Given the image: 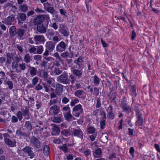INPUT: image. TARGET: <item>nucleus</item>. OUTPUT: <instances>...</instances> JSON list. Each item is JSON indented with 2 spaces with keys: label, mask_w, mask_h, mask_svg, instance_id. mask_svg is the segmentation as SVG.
Masks as SVG:
<instances>
[{
  "label": "nucleus",
  "mask_w": 160,
  "mask_h": 160,
  "mask_svg": "<svg viewBox=\"0 0 160 160\" xmlns=\"http://www.w3.org/2000/svg\"><path fill=\"white\" fill-rule=\"evenodd\" d=\"M74 63L77 64L79 68H83V65L80 64V63L82 62V58L79 57L78 59L75 60L74 61Z\"/></svg>",
  "instance_id": "obj_27"
},
{
  "label": "nucleus",
  "mask_w": 160,
  "mask_h": 160,
  "mask_svg": "<svg viewBox=\"0 0 160 160\" xmlns=\"http://www.w3.org/2000/svg\"><path fill=\"white\" fill-rule=\"evenodd\" d=\"M15 17L14 15H12L8 16L5 21V23L8 25H11L15 20Z\"/></svg>",
  "instance_id": "obj_20"
},
{
  "label": "nucleus",
  "mask_w": 160,
  "mask_h": 160,
  "mask_svg": "<svg viewBox=\"0 0 160 160\" xmlns=\"http://www.w3.org/2000/svg\"><path fill=\"white\" fill-rule=\"evenodd\" d=\"M64 114L65 118L67 120H69L72 117V116L70 112H67L66 113H64Z\"/></svg>",
  "instance_id": "obj_41"
},
{
  "label": "nucleus",
  "mask_w": 160,
  "mask_h": 160,
  "mask_svg": "<svg viewBox=\"0 0 160 160\" xmlns=\"http://www.w3.org/2000/svg\"><path fill=\"white\" fill-rule=\"evenodd\" d=\"M19 8L22 12H26L28 9V7L26 4L21 5Z\"/></svg>",
  "instance_id": "obj_29"
},
{
  "label": "nucleus",
  "mask_w": 160,
  "mask_h": 160,
  "mask_svg": "<svg viewBox=\"0 0 160 160\" xmlns=\"http://www.w3.org/2000/svg\"><path fill=\"white\" fill-rule=\"evenodd\" d=\"M40 76L44 79H46L48 77V75L47 72L43 70L42 71Z\"/></svg>",
  "instance_id": "obj_37"
},
{
  "label": "nucleus",
  "mask_w": 160,
  "mask_h": 160,
  "mask_svg": "<svg viewBox=\"0 0 160 160\" xmlns=\"http://www.w3.org/2000/svg\"><path fill=\"white\" fill-rule=\"evenodd\" d=\"M16 134L20 137H28L30 135V133L29 132H22L20 130H18L16 131Z\"/></svg>",
  "instance_id": "obj_17"
},
{
  "label": "nucleus",
  "mask_w": 160,
  "mask_h": 160,
  "mask_svg": "<svg viewBox=\"0 0 160 160\" xmlns=\"http://www.w3.org/2000/svg\"><path fill=\"white\" fill-rule=\"evenodd\" d=\"M59 148L60 149L63 151L64 152H67L68 150V148L66 144H63L62 146L59 147Z\"/></svg>",
  "instance_id": "obj_49"
},
{
  "label": "nucleus",
  "mask_w": 160,
  "mask_h": 160,
  "mask_svg": "<svg viewBox=\"0 0 160 160\" xmlns=\"http://www.w3.org/2000/svg\"><path fill=\"white\" fill-rule=\"evenodd\" d=\"M43 50V47L42 45L38 46H36V53L41 54Z\"/></svg>",
  "instance_id": "obj_31"
},
{
  "label": "nucleus",
  "mask_w": 160,
  "mask_h": 160,
  "mask_svg": "<svg viewBox=\"0 0 160 160\" xmlns=\"http://www.w3.org/2000/svg\"><path fill=\"white\" fill-rule=\"evenodd\" d=\"M38 124L36 125V127L38 128V130H39L40 132L41 133L44 127L43 126V123L41 121H38Z\"/></svg>",
  "instance_id": "obj_34"
},
{
  "label": "nucleus",
  "mask_w": 160,
  "mask_h": 160,
  "mask_svg": "<svg viewBox=\"0 0 160 160\" xmlns=\"http://www.w3.org/2000/svg\"><path fill=\"white\" fill-rule=\"evenodd\" d=\"M11 121L13 123H16L18 121V118L15 116H13L12 117Z\"/></svg>",
  "instance_id": "obj_64"
},
{
  "label": "nucleus",
  "mask_w": 160,
  "mask_h": 160,
  "mask_svg": "<svg viewBox=\"0 0 160 160\" xmlns=\"http://www.w3.org/2000/svg\"><path fill=\"white\" fill-rule=\"evenodd\" d=\"M49 53H48V54L45 53V52L43 54V58L46 61H49L52 58L50 57H47V56L49 55Z\"/></svg>",
  "instance_id": "obj_48"
},
{
  "label": "nucleus",
  "mask_w": 160,
  "mask_h": 160,
  "mask_svg": "<svg viewBox=\"0 0 160 160\" xmlns=\"http://www.w3.org/2000/svg\"><path fill=\"white\" fill-rule=\"evenodd\" d=\"M24 127L28 130V132H30L32 129V126L29 121H26Z\"/></svg>",
  "instance_id": "obj_24"
},
{
  "label": "nucleus",
  "mask_w": 160,
  "mask_h": 160,
  "mask_svg": "<svg viewBox=\"0 0 160 160\" xmlns=\"http://www.w3.org/2000/svg\"><path fill=\"white\" fill-rule=\"evenodd\" d=\"M6 84L8 86V87L9 89H12L13 87V83L12 81H8L6 82Z\"/></svg>",
  "instance_id": "obj_51"
},
{
  "label": "nucleus",
  "mask_w": 160,
  "mask_h": 160,
  "mask_svg": "<svg viewBox=\"0 0 160 160\" xmlns=\"http://www.w3.org/2000/svg\"><path fill=\"white\" fill-rule=\"evenodd\" d=\"M122 108L124 111L127 112L129 109L130 107L127 106V103H125V104L122 105Z\"/></svg>",
  "instance_id": "obj_58"
},
{
  "label": "nucleus",
  "mask_w": 160,
  "mask_h": 160,
  "mask_svg": "<svg viewBox=\"0 0 160 160\" xmlns=\"http://www.w3.org/2000/svg\"><path fill=\"white\" fill-rule=\"evenodd\" d=\"M47 10L51 14H53L55 12V10L53 7H48L47 8Z\"/></svg>",
  "instance_id": "obj_50"
},
{
  "label": "nucleus",
  "mask_w": 160,
  "mask_h": 160,
  "mask_svg": "<svg viewBox=\"0 0 160 160\" xmlns=\"http://www.w3.org/2000/svg\"><path fill=\"white\" fill-rule=\"evenodd\" d=\"M62 135H64L65 136H68L70 135V134L69 132L67 130H64L61 132Z\"/></svg>",
  "instance_id": "obj_54"
},
{
  "label": "nucleus",
  "mask_w": 160,
  "mask_h": 160,
  "mask_svg": "<svg viewBox=\"0 0 160 160\" xmlns=\"http://www.w3.org/2000/svg\"><path fill=\"white\" fill-rule=\"evenodd\" d=\"M82 68H79V69H76L73 67L71 68V71L72 72L73 75H74L76 78L79 79L82 77Z\"/></svg>",
  "instance_id": "obj_11"
},
{
  "label": "nucleus",
  "mask_w": 160,
  "mask_h": 160,
  "mask_svg": "<svg viewBox=\"0 0 160 160\" xmlns=\"http://www.w3.org/2000/svg\"><path fill=\"white\" fill-rule=\"evenodd\" d=\"M47 34L50 37L53 36L55 34L57 35H59L58 32L54 31L52 29L48 30Z\"/></svg>",
  "instance_id": "obj_28"
},
{
  "label": "nucleus",
  "mask_w": 160,
  "mask_h": 160,
  "mask_svg": "<svg viewBox=\"0 0 160 160\" xmlns=\"http://www.w3.org/2000/svg\"><path fill=\"white\" fill-rule=\"evenodd\" d=\"M108 136L107 134H102L100 138L101 141L103 143L107 142L108 141Z\"/></svg>",
  "instance_id": "obj_30"
},
{
  "label": "nucleus",
  "mask_w": 160,
  "mask_h": 160,
  "mask_svg": "<svg viewBox=\"0 0 160 160\" xmlns=\"http://www.w3.org/2000/svg\"><path fill=\"white\" fill-rule=\"evenodd\" d=\"M28 67L29 68L30 73L31 76H34L37 74V71L36 68L34 67H31L30 65H27Z\"/></svg>",
  "instance_id": "obj_23"
},
{
  "label": "nucleus",
  "mask_w": 160,
  "mask_h": 160,
  "mask_svg": "<svg viewBox=\"0 0 160 160\" xmlns=\"http://www.w3.org/2000/svg\"><path fill=\"white\" fill-rule=\"evenodd\" d=\"M30 144L34 148H39L41 147V142L35 136H32L30 140Z\"/></svg>",
  "instance_id": "obj_5"
},
{
  "label": "nucleus",
  "mask_w": 160,
  "mask_h": 160,
  "mask_svg": "<svg viewBox=\"0 0 160 160\" xmlns=\"http://www.w3.org/2000/svg\"><path fill=\"white\" fill-rule=\"evenodd\" d=\"M55 42L52 41L47 42L45 44V53L48 54L49 52H51L53 51L55 48Z\"/></svg>",
  "instance_id": "obj_6"
},
{
  "label": "nucleus",
  "mask_w": 160,
  "mask_h": 160,
  "mask_svg": "<svg viewBox=\"0 0 160 160\" xmlns=\"http://www.w3.org/2000/svg\"><path fill=\"white\" fill-rule=\"evenodd\" d=\"M49 151V146L47 145H45L43 148V152L45 155H47L48 152Z\"/></svg>",
  "instance_id": "obj_45"
},
{
  "label": "nucleus",
  "mask_w": 160,
  "mask_h": 160,
  "mask_svg": "<svg viewBox=\"0 0 160 160\" xmlns=\"http://www.w3.org/2000/svg\"><path fill=\"white\" fill-rule=\"evenodd\" d=\"M18 18L22 21H24L26 18V15L24 13H19L18 14Z\"/></svg>",
  "instance_id": "obj_33"
},
{
  "label": "nucleus",
  "mask_w": 160,
  "mask_h": 160,
  "mask_svg": "<svg viewBox=\"0 0 160 160\" xmlns=\"http://www.w3.org/2000/svg\"><path fill=\"white\" fill-rule=\"evenodd\" d=\"M49 19V16L48 14L39 15L34 19L33 22L34 25H36L37 24H42L45 20L48 22Z\"/></svg>",
  "instance_id": "obj_1"
},
{
  "label": "nucleus",
  "mask_w": 160,
  "mask_h": 160,
  "mask_svg": "<svg viewBox=\"0 0 160 160\" xmlns=\"http://www.w3.org/2000/svg\"><path fill=\"white\" fill-rule=\"evenodd\" d=\"M58 36V35H56L55 36H53L52 37V40L53 41V42H55V44L59 41Z\"/></svg>",
  "instance_id": "obj_52"
},
{
  "label": "nucleus",
  "mask_w": 160,
  "mask_h": 160,
  "mask_svg": "<svg viewBox=\"0 0 160 160\" xmlns=\"http://www.w3.org/2000/svg\"><path fill=\"white\" fill-rule=\"evenodd\" d=\"M60 130L58 126L55 125H54L52 128V131L51 134L52 135H55L58 134L60 132Z\"/></svg>",
  "instance_id": "obj_22"
},
{
  "label": "nucleus",
  "mask_w": 160,
  "mask_h": 160,
  "mask_svg": "<svg viewBox=\"0 0 160 160\" xmlns=\"http://www.w3.org/2000/svg\"><path fill=\"white\" fill-rule=\"evenodd\" d=\"M25 31L26 30L24 29L19 28L17 31L16 34L19 37L21 38L24 35Z\"/></svg>",
  "instance_id": "obj_26"
},
{
  "label": "nucleus",
  "mask_w": 160,
  "mask_h": 160,
  "mask_svg": "<svg viewBox=\"0 0 160 160\" xmlns=\"http://www.w3.org/2000/svg\"><path fill=\"white\" fill-rule=\"evenodd\" d=\"M23 116L24 117L25 119L26 120L29 119L31 117V114L30 113L29 109L27 107H25V109L22 108Z\"/></svg>",
  "instance_id": "obj_15"
},
{
  "label": "nucleus",
  "mask_w": 160,
  "mask_h": 160,
  "mask_svg": "<svg viewBox=\"0 0 160 160\" xmlns=\"http://www.w3.org/2000/svg\"><path fill=\"white\" fill-rule=\"evenodd\" d=\"M52 121L55 123H59L62 121V120L60 118L54 117L52 118Z\"/></svg>",
  "instance_id": "obj_40"
},
{
  "label": "nucleus",
  "mask_w": 160,
  "mask_h": 160,
  "mask_svg": "<svg viewBox=\"0 0 160 160\" xmlns=\"http://www.w3.org/2000/svg\"><path fill=\"white\" fill-rule=\"evenodd\" d=\"M38 77H35L33 78L32 79V86L31 87H33L35 86L37 83L38 82Z\"/></svg>",
  "instance_id": "obj_47"
},
{
  "label": "nucleus",
  "mask_w": 160,
  "mask_h": 160,
  "mask_svg": "<svg viewBox=\"0 0 160 160\" xmlns=\"http://www.w3.org/2000/svg\"><path fill=\"white\" fill-rule=\"evenodd\" d=\"M61 56L63 58H66L69 56V53L67 52H64L61 54Z\"/></svg>",
  "instance_id": "obj_63"
},
{
  "label": "nucleus",
  "mask_w": 160,
  "mask_h": 160,
  "mask_svg": "<svg viewBox=\"0 0 160 160\" xmlns=\"http://www.w3.org/2000/svg\"><path fill=\"white\" fill-rule=\"evenodd\" d=\"M28 50L30 53L36 54V47L34 46H31Z\"/></svg>",
  "instance_id": "obj_39"
},
{
  "label": "nucleus",
  "mask_w": 160,
  "mask_h": 160,
  "mask_svg": "<svg viewBox=\"0 0 160 160\" xmlns=\"http://www.w3.org/2000/svg\"><path fill=\"white\" fill-rule=\"evenodd\" d=\"M63 86L59 83H58L56 84L55 89L56 94L58 96H60L63 92Z\"/></svg>",
  "instance_id": "obj_13"
},
{
  "label": "nucleus",
  "mask_w": 160,
  "mask_h": 160,
  "mask_svg": "<svg viewBox=\"0 0 160 160\" xmlns=\"http://www.w3.org/2000/svg\"><path fill=\"white\" fill-rule=\"evenodd\" d=\"M76 81V77L73 74H70L68 77L69 84L71 82L72 84H74Z\"/></svg>",
  "instance_id": "obj_25"
},
{
  "label": "nucleus",
  "mask_w": 160,
  "mask_h": 160,
  "mask_svg": "<svg viewBox=\"0 0 160 160\" xmlns=\"http://www.w3.org/2000/svg\"><path fill=\"white\" fill-rule=\"evenodd\" d=\"M7 62L10 64L11 62V59L13 58L12 55L11 53H8L7 54Z\"/></svg>",
  "instance_id": "obj_36"
},
{
  "label": "nucleus",
  "mask_w": 160,
  "mask_h": 160,
  "mask_svg": "<svg viewBox=\"0 0 160 160\" xmlns=\"http://www.w3.org/2000/svg\"><path fill=\"white\" fill-rule=\"evenodd\" d=\"M19 58H18V60L16 61L13 62L12 63L11 67L13 69H15L16 72L19 73L21 72L20 69H18V67L19 66V64L18 63Z\"/></svg>",
  "instance_id": "obj_19"
},
{
  "label": "nucleus",
  "mask_w": 160,
  "mask_h": 160,
  "mask_svg": "<svg viewBox=\"0 0 160 160\" xmlns=\"http://www.w3.org/2000/svg\"><path fill=\"white\" fill-rule=\"evenodd\" d=\"M59 32L62 34L64 36L67 37L68 35V33L66 30L65 29V25L63 24L60 25Z\"/></svg>",
  "instance_id": "obj_18"
},
{
  "label": "nucleus",
  "mask_w": 160,
  "mask_h": 160,
  "mask_svg": "<svg viewBox=\"0 0 160 160\" xmlns=\"http://www.w3.org/2000/svg\"><path fill=\"white\" fill-rule=\"evenodd\" d=\"M31 60V57L29 54H27L24 57V61L26 63L30 62Z\"/></svg>",
  "instance_id": "obj_42"
},
{
  "label": "nucleus",
  "mask_w": 160,
  "mask_h": 160,
  "mask_svg": "<svg viewBox=\"0 0 160 160\" xmlns=\"http://www.w3.org/2000/svg\"><path fill=\"white\" fill-rule=\"evenodd\" d=\"M33 148L31 147H29L28 146H26L22 149V151L25 154H28L29 156V158L31 159L33 158L34 157L35 155L32 151Z\"/></svg>",
  "instance_id": "obj_9"
},
{
  "label": "nucleus",
  "mask_w": 160,
  "mask_h": 160,
  "mask_svg": "<svg viewBox=\"0 0 160 160\" xmlns=\"http://www.w3.org/2000/svg\"><path fill=\"white\" fill-rule=\"evenodd\" d=\"M101 102L100 101V99L99 98H98L97 100V103L96 105V108H98L101 107Z\"/></svg>",
  "instance_id": "obj_59"
},
{
  "label": "nucleus",
  "mask_w": 160,
  "mask_h": 160,
  "mask_svg": "<svg viewBox=\"0 0 160 160\" xmlns=\"http://www.w3.org/2000/svg\"><path fill=\"white\" fill-rule=\"evenodd\" d=\"M82 106L79 104L75 106L72 110V114L76 117H78L81 113L83 112V109L82 108Z\"/></svg>",
  "instance_id": "obj_7"
},
{
  "label": "nucleus",
  "mask_w": 160,
  "mask_h": 160,
  "mask_svg": "<svg viewBox=\"0 0 160 160\" xmlns=\"http://www.w3.org/2000/svg\"><path fill=\"white\" fill-rule=\"evenodd\" d=\"M67 46V43L62 41L60 42L56 46V51L58 52H62L65 51Z\"/></svg>",
  "instance_id": "obj_8"
},
{
  "label": "nucleus",
  "mask_w": 160,
  "mask_h": 160,
  "mask_svg": "<svg viewBox=\"0 0 160 160\" xmlns=\"http://www.w3.org/2000/svg\"><path fill=\"white\" fill-rule=\"evenodd\" d=\"M93 90L95 95L96 96L98 95L99 92V89L96 87H95L93 89Z\"/></svg>",
  "instance_id": "obj_62"
},
{
  "label": "nucleus",
  "mask_w": 160,
  "mask_h": 160,
  "mask_svg": "<svg viewBox=\"0 0 160 160\" xmlns=\"http://www.w3.org/2000/svg\"><path fill=\"white\" fill-rule=\"evenodd\" d=\"M22 111L21 112L20 111H18L17 113H16V116H17V118H18V120L19 121H21L23 117H22Z\"/></svg>",
  "instance_id": "obj_43"
},
{
  "label": "nucleus",
  "mask_w": 160,
  "mask_h": 160,
  "mask_svg": "<svg viewBox=\"0 0 160 160\" xmlns=\"http://www.w3.org/2000/svg\"><path fill=\"white\" fill-rule=\"evenodd\" d=\"M17 29L15 26H13L10 27L9 29V33L10 36L12 37H14L17 34Z\"/></svg>",
  "instance_id": "obj_21"
},
{
  "label": "nucleus",
  "mask_w": 160,
  "mask_h": 160,
  "mask_svg": "<svg viewBox=\"0 0 160 160\" xmlns=\"http://www.w3.org/2000/svg\"><path fill=\"white\" fill-rule=\"evenodd\" d=\"M62 102L64 104H66L69 101V97L68 98L66 97H64L62 98Z\"/></svg>",
  "instance_id": "obj_46"
},
{
  "label": "nucleus",
  "mask_w": 160,
  "mask_h": 160,
  "mask_svg": "<svg viewBox=\"0 0 160 160\" xmlns=\"http://www.w3.org/2000/svg\"><path fill=\"white\" fill-rule=\"evenodd\" d=\"M48 23V22L46 26L43 23L37 24L36 28L37 31L41 34L46 33Z\"/></svg>",
  "instance_id": "obj_10"
},
{
  "label": "nucleus",
  "mask_w": 160,
  "mask_h": 160,
  "mask_svg": "<svg viewBox=\"0 0 160 160\" xmlns=\"http://www.w3.org/2000/svg\"><path fill=\"white\" fill-rule=\"evenodd\" d=\"M62 111L63 113L64 112V111H67V112H70V108L69 106V105H67L64 107L62 108Z\"/></svg>",
  "instance_id": "obj_55"
},
{
  "label": "nucleus",
  "mask_w": 160,
  "mask_h": 160,
  "mask_svg": "<svg viewBox=\"0 0 160 160\" xmlns=\"http://www.w3.org/2000/svg\"><path fill=\"white\" fill-rule=\"evenodd\" d=\"M100 124L101 128L102 129H104V128L105 126L106 125L105 121L104 120H103L102 121H100Z\"/></svg>",
  "instance_id": "obj_60"
},
{
  "label": "nucleus",
  "mask_w": 160,
  "mask_h": 160,
  "mask_svg": "<svg viewBox=\"0 0 160 160\" xmlns=\"http://www.w3.org/2000/svg\"><path fill=\"white\" fill-rule=\"evenodd\" d=\"M57 81L61 83L69 84L68 73L64 72L62 74L58 77L57 78Z\"/></svg>",
  "instance_id": "obj_4"
},
{
  "label": "nucleus",
  "mask_w": 160,
  "mask_h": 160,
  "mask_svg": "<svg viewBox=\"0 0 160 160\" xmlns=\"http://www.w3.org/2000/svg\"><path fill=\"white\" fill-rule=\"evenodd\" d=\"M72 134L81 140L83 139L84 134L83 132L79 127L73 128Z\"/></svg>",
  "instance_id": "obj_3"
},
{
  "label": "nucleus",
  "mask_w": 160,
  "mask_h": 160,
  "mask_svg": "<svg viewBox=\"0 0 160 160\" xmlns=\"http://www.w3.org/2000/svg\"><path fill=\"white\" fill-rule=\"evenodd\" d=\"M19 67L20 68V70L21 71H24L26 68V65L25 63L22 62L19 64Z\"/></svg>",
  "instance_id": "obj_44"
},
{
  "label": "nucleus",
  "mask_w": 160,
  "mask_h": 160,
  "mask_svg": "<svg viewBox=\"0 0 160 160\" xmlns=\"http://www.w3.org/2000/svg\"><path fill=\"white\" fill-rule=\"evenodd\" d=\"M59 108L57 105H54L51 106L49 108V113L50 114L54 115L59 113Z\"/></svg>",
  "instance_id": "obj_12"
},
{
  "label": "nucleus",
  "mask_w": 160,
  "mask_h": 160,
  "mask_svg": "<svg viewBox=\"0 0 160 160\" xmlns=\"http://www.w3.org/2000/svg\"><path fill=\"white\" fill-rule=\"evenodd\" d=\"M33 40L36 42H39L44 43L46 41L45 37L42 35H36L33 38Z\"/></svg>",
  "instance_id": "obj_16"
},
{
  "label": "nucleus",
  "mask_w": 160,
  "mask_h": 160,
  "mask_svg": "<svg viewBox=\"0 0 160 160\" xmlns=\"http://www.w3.org/2000/svg\"><path fill=\"white\" fill-rule=\"evenodd\" d=\"M95 132V129L92 127H89L88 128V132L89 133H92Z\"/></svg>",
  "instance_id": "obj_57"
},
{
  "label": "nucleus",
  "mask_w": 160,
  "mask_h": 160,
  "mask_svg": "<svg viewBox=\"0 0 160 160\" xmlns=\"http://www.w3.org/2000/svg\"><path fill=\"white\" fill-rule=\"evenodd\" d=\"M131 91L132 95L134 96L135 97H136L137 94L136 92V88L135 86H133L131 87Z\"/></svg>",
  "instance_id": "obj_56"
},
{
  "label": "nucleus",
  "mask_w": 160,
  "mask_h": 160,
  "mask_svg": "<svg viewBox=\"0 0 160 160\" xmlns=\"http://www.w3.org/2000/svg\"><path fill=\"white\" fill-rule=\"evenodd\" d=\"M94 83L96 86L98 85L99 83L100 79L96 75H95L94 76Z\"/></svg>",
  "instance_id": "obj_38"
},
{
  "label": "nucleus",
  "mask_w": 160,
  "mask_h": 160,
  "mask_svg": "<svg viewBox=\"0 0 160 160\" xmlns=\"http://www.w3.org/2000/svg\"><path fill=\"white\" fill-rule=\"evenodd\" d=\"M102 154V151L100 148H98L95 152V154H93V156L95 158L99 157Z\"/></svg>",
  "instance_id": "obj_32"
},
{
  "label": "nucleus",
  "mask_w": 160,
  "mask_h": 160,
  "mask_svg": "<svg viewBox=\"0 0 160 160\" xmlns=\"http://www.w3.org/2000/svg\"><path fill=\"white\" fill-rule=\"evenodd\" d=\"M74 95L77 97L81 98L82 100L85 99L86 97L85 92L82 90H79L76 91L74 92Z\"/></svg>",
  "instance_id": "obj_14"
},
{
  "label": "nucleus",
  "mask_w": 160,
  "mask_h": 160,
  "mask_svg": "<svg viewBox=\"0 0 160 160\" xmlns=\"http://www.w3.org/2000/svg\"><path fill=\"white\" fill-rule=\"evenodd\" d=\"M62 70H60L59 68L56 67H55L54 68L53 71L55 75H59L62 73Z\"/></svg>",
  "instance_id": "obj_35"
},
{
  "label": "nucleus",
  "mask_w": 160,
  "mask_h": 160,
  "mask_svg": "<svg viewBox=\"0 0 160 160\" xmlns=\"http://www.w3.org/2000/svg\"><path fill=\"white\" fill-rule=\"evenodd\" d=\"M4 140L5 143L8 146L11 147H13L16 146V142L14 139H10V135L7 133H4L3 134Z\"/></svg>",
  "instance_id": "obj_2"
},
{
  "label": "nucleus",
  "mask_w": 160,
  "mask_h": 160,
  "mask_svg": "<svg viewBox=\"0 0 160 160\" xmlns=\"http://www.w3.org/2000/svg\"><path fill=\"white\" fill-rule=\"evenodd\" d=\"M35 12L37 13H43L45 12V11L40 8L37 7L35 9Z\"/></svg>",
  "instance_id": "obj_61"
},
{
  "label": "nucleus",
  "mask_w": 160,
  "mask_h": 160,
  "mask_svg": "<svg viewBox=\"0 0 160 160\" xmlns=\"http://www.w3.org/2000/svg\"><path fill=\"white\" fill-rule=\"evenodd\" d=\"M79 102V100L77 98H75L71 101L70 103L71 105L73 107L74 106L75 104Z\"/></svg>",
  "instance_id": "obj_53"
}]
</instances>
